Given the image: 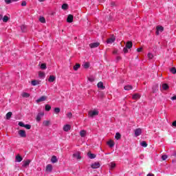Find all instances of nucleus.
Segmentation results:
<instances>
[{
	"label": "nucleus",
	"mask_w": 176,
	"mask_h": 176,
	"mask_svg": "<svg viewBox=\"0 0 176 176\" xmlns=\"http://www.w3.org/2000/svg\"><path fill=\"white\" fill-rule=\"evenodd\" d=\"M18 124L21 127H25V129H26L27 130H30L31 129V125L30 124H25L23 122H19Z\"/></svg>",
	"instance_id": "nucleus-1"
},
{
	"label": "nucleus",
	"mask_w": 176,
	"mask_h": 176,
	"mask_svg": "<svg viewBox=\"0 0 176 176\" xmlns=\"http://www.w3.org/2000/svg\"><path fill=\"white\" fill-rule=\"evenodd\" d=\"M164 31V28L163 26H157L156 27V35H159V32H163Z\"/></svg>",
	"instance_id": "nucleus-2"
},
{
	"label": "nucleus",
	"mask_w": 176,
	"mask_h": 176,
	"mask_svg": "<svg viewBox=\"0 0 176 176\" xmlns=\"http://www.w3.org/2000/svg\"><path fill=\"white\" fill-rule=\"evenodd\" d=\"M88 115L90 118H94V116H97L98 115V111H91L88 113Z\"/></svg>",
	"instance_id": "nucleus-3"
},
{
	"label": "nucleus",
	"mask_w": 176,
	"mask_h": 176,
	"mask_svg": "<svg viewBox=\"0 0 176 176\" xmlns=\"http://www.w3.org/2000/svg\"><path fill=\"white\" fill-rule=\"evenodd\" d=\"M18 134L19 135H20V137H21L22 138H25V137H27V133H25V130H19L18 131Z\"/></svg>",
	"instance_id": "nucleus-4"
},
{
	"label": "nucleus",
	"mask_w": 176,
	"mask_h": 176,
	"mask_svg": "<svg viewBox=\"0 0 176 176\" xmlns=\"http://www.w3.org/2000/svg\"><path fill=\"white\" fill-rule=\"evenodd\" d=\"M47 99V96H43L40 98L37 99L36 100V102H37V104H39V102H42L43 101H46Z\"/></svg>",
	"instance_id": "nucleus-5"
},
{
	"label": "nucleus",
	"mask_w": 176,
	"mask_h": 176,
	"mask_svg": "<svg viewBox=\"0 0 176 176\" xmlns=\"http://www.w3.org/2000/svg\"><path fill=\"white\" fill-rule=\"evenodd\" d=\"M46 173H52L53 171V166L52 164H47L45 168Z\"/></svg>",
	"instance_id": "nucleus-6"
},
{
	"label": "nucleus",
	"mask_w": 176,
	"mask_h": 176,
	"mask_svg": "<svg viewBox=\"0 0 176 176\" xmlns=\"http://www.w3.org/2000/svg\"><path fill=\"white\" fill-rule=\"evenodd\" d=\"M115 41H116V38H115V36H113L111 38L107 39V43L111 45V44L113 43V42H115Z\"/></svg>",
	"instance_id": "nucleus-7"
},
{
	"label": "nucleus",
	"mask_w": 176,
	"mask_h": 176,
	"mask_svg": "<svg viewBox=\"0 0 176 176\" xmlns=\"http://www.w3.org/2000/svg\"><path fill=\"white\" fill-rule=\"evenodd\" d=\"M142 133V130L141 129H140V128L136 129L135 130V136L139 137V135H141Z\"/></svg>",
	"instance_id": "nucleus-8"
},
{
	"label": "nucleus",
	"mask_w": 176,
	"mask_h": 176,
	"mask_svg": "<svg viewBox=\"0 0 176 176\" xmlns=\"http://www.w3.org/2000/svg\"><path fill=\"white\" fill-rule=\"evenodd\" d=\"M98 46H100V43H92L89 44V47H91V49L98 47Z\"/></svg>",
	"instance_id": "nucleus-9"
},
{
	"label": "nucleus",
	"mask_w": 176,
	"mask_h": 176,
	"mask_svg": "<svg viewBox=\"0 0 176 176\" xmlns=\"http://www.w3.org/2000/svg\"><path fill=\"white\" fill-rule=\"evenodd\" d=\"M73 157H75L76 159H77V160L82 159V157H80V152H77V153L73 154Z\"/></svg>",
	"instance_id": "nucleus-10"
},
{
	"label": "nucleus",
	"mask_w": 176,
	"mask_h": 176,
	"mask_svg": "<svg viewBox=\"0 0 176 176\" xmlns=\"http://www.w3.org/2000/svg\"><path fill=\"white\" fill-rule=\"evenodd\" d=\"M67 23H72L74 21V16L72 14H69L67 19Z\"/></svg>",
	"instance_id": "nucleus-11"
},
{
	"label": "nucleus",
	"mask_w": 176,
	"mask_h": 176,
	"mask_svg": "<svg viewBox=\"0 0 176 176\" xmlns=\"http://www.w3.org/2000/svg\"><path fill=\"white\" fill-rule=\"evenodd\" d=\"M23 167H28V166H30V163H31V160H27L25 161H23Z\"/></svg>",
	"instance_id": "nucleus-12"
},
{
	"label": "nucleus",
	"mask_w": 176,
	"mask_h": 176,
	"mask_svg": "<svg viewBox=\"0 0 176 176\" xmlns=\"http://www.w3.org/2000/svg\"><path fill=\"white\" fill-rule=\"evenodd\" d=\"M100 165L98 162H95L91 165V168H100Z\"/></svg>",
	"instance_id": "nucleus-13"
},
{
	"label": "nucleus",
	"mask_w": 176,
	"mask_h": 176,
	"mask_svg": "<svg viewBox=\"0 0 176 176\" xmlns=\"http://www.w3.org/2000/svg\"><path fill=\"white\" fill-rule=\"evenodd\" d=\"M97 86L98 89H101L102 90H104V89H105V86H104V83L102 82H99L97 84Z\"/></svg>",
	"instance_id": "nucleus-14"
},
{
	"label": "nucleus",
	"mask_w": 176,
	"mask_h": 176,
	"mask_svg": "<svg viewBox=\"0 0 176 176\" xmlns=\"http://www.w3.org/2000/svg\"><path fill=\"white\" fill-rule=\"evenodd\" d=\"M15 159L18 163H20L21 162H23V157H21L19 154H18Z\"/></svg>",
	"instance_id": "nucleus-15"
},
{
	"label": "nucleus",
	"mask_w": 176,
	"mask_h": 176,
	"mask_svg": "<svg viewBox=\"0 0 176 176\" xmlns=\"http://www.w3.org/2000/svg\"><path fill=\"white\" fill-rule=\"evenodd\" d=\"M125 47L128 49H131L133 47V42L131 41L126 42Z\"/></svg>",
	"instance_id": "nucleus-16"
},
{
	"label": "nucleus",
	"mask_w": 176,
	"mask_h": 176,
	"mask_svg": "<svg viewBox=\"0 0 176 176\" xmlns=\"http://www.w3.org/2000/svg\"><path fill=\"white\" fill-rule=\"evenodd\" d=\"M56 80V76H50V78L48 79V82L50 83H53Z\"/></svg>",
	"instance_id": "nucleus-17"
},
{
	"label": "nucleus",
	"mask_w": 176,
	"mask_h": 176,
	"mask_svg": "<svg viewBox=\"0 0 176 176\" xmlns=\"http://www.w3.org/2000/svg\"><path fill=\"white\" fill-rule=\"evenodd\" d=\"M133 100H139V98H141V95L138 94H135L132 96Z\"/></svg>",
	"instance_id": "nucleus-18"
},
{
	"label": "nucleus",
	"mask_w": 176,
	"mask_h": 176,
	"mask_svg": "<svg viewBox=\"0 0 176 176\" xmlns=\"http://www.w3.org/2000/svg\"><path fill=\"white\" fill-rule=\"evenodd\" d=\"M63 130L64 131H69L71 130V125L69 124H66L63 126Z\"/></svg>",
	"instance_id": "nucleus-19"
},
{
	"label": "nucleus",
	"mask_w": 176,
	"mask_h": 176,
	"mask_svg": "<svg viewBox=\"0 0 176 176\" xmlns=\"http://www.w3.org/2000/svg\"><path fill=\"white\" fill-rule=\"evenodd\" d=\"M41 116H43V113H38V114L36 116V120L37 122H41Z\"/></svg>",
	"instance_id": "nucleus-20"
},
{
	"label": "nucleus",
	"mask_w": 176,
	"mask_h": 176,
	"mask_svg": "<svg viewBox=\"0 0 176 176\" xmlns=\"http://www.w3.org/2000/svg\"><path fill=\"white\" fill-rule=\"evenodd\" d=\"M12 115H13V113L10 112V111L7 113L6 115V118L7 120H9L10 119V118H12Z\"/></svg>",
	"instance_id": "nucleus-21"
},
{
	"label": "nucleus",
	"mask_w": 176,
	"mask_h": 176,
	"mask_svg": "<svg viewBox=\"0 0 176 176\" xmlns=\"http://www.w3.org/2000/svg\"><path fill=\"white\" fill-rule=\"evenodd\" d=\"M32 86H36V85H39L41 83V81H38L36 80H32Z\"/></svg>",
	"instance_id": "nucleus-22"
},
{
	"label": "nucleus",
	"mask_w": 176,
	"mask_h": 176,
	"mask_svg": "<svg viewBox=\"0 0 176 176\" xmlns=\"http://www.w3.org/2000/svg\"><path fill=\"white\" fill-rule=\"evenodd\" d=\"M162 89L163 90H168V89H170V87L167 83H164L162 84Z\"/></svg>",
	"instance_id": "nucleus-23"
},
{
	"label": "nucleus",
	"mask_w": 176,
	"mask_h": 176,
	"mask_svg": "<svg viewBox=\"0 0 176 176\" xmlns=\"http://www.w3.org/2000/svg\"><path fill=\"white\" fill-rule=\"evenodd\" d=\"M51 162L52 163H57V157H56V155H53L51 158Z\"/></svg>",
	"instance_id": "nucleus-24"
},
{
	"label": "nucleus",
	"mask_w": 176,
	"mask_h": 176,
	"mask_svg": "<svg viewBox=\"0 0 176 176\" xmlns=\"http://www.w3.org/2000/svg\"><path fill=\"white\" fill-rule=\"evenodd\" d=\"M38 21H39L40 23H42L43 24H45V23H46V19L43 16H41L38 19Z\"/></svg>",
	"instance_id": "nucleus-25"
},
{
	"label": "nucleus",
	"mask_w": 176,
	"mask_h": 176,
	"mask_svg": "<svg viewBox=\"0 0 176 176\" xmlns=\"http://www.w3.org/2000/svg\"><path fill=\"white\" fill-rule=\"evenodd\" d=\"M107 145H109V146H110V148H112V147H113L115 146V143H113V141L109 140L107 142Z\"/></svg>",
	"instance_id": "nucleus-26"
},
{
	"label": "nucleus",
	"mask_w": 176,
	"mask_h": 176,
	"mask_svg": "<svg viewBox=\"0 0 176 176\" xmlns=\"http://www.w3.org/2000/svg\"><path fill=\"white\" fill-rule=\"evenodd\" d=\"M1 20H3V23H8V21H9V16L6 15L2 18Z\"/></svg>",
	"instance_id": "nucleus-27"
},
{
	"label": "nucleus",
	"mask_w": 176,
	"mask_h": 176,
	"mask_svg": "<svg viewBox=\"0 0 176 176\" xmlns=\"http://www.w3.org/2000/svg\"><path fill=\"white\" fill-rule=\"evenodd\" d=\"M87 131L85 130H82L80 132V137H86Z\"/></svg>",
	"instance_id": "nucleus-28"
},
{
	"label": "nucleus",
	"mask_w": 176,
	"mask_h": 176,
	"mask_svg": "<svg viewBox=\"0 0 176 176\" xmlns=\"http://www.w3.org/2000/svg\"><path fill=\"white\" fill-rule=\"evenodd\" d=\"M74 71H78L79 68H80V65L79 63H76V65L74 66Z\"/></svg>",
	"instance_id": "nucleus-29"
},
{
	"label": "nucleus",
	"mask_w": 176,
	"mask_h": 176,
	"mask_svg": "<svg viewBox=\"0 0 176 176\" xmlns=\"http://www.w3.org/2000/svg\"><path fill=\"white\" fill-rule=\"evenodd\" d=\"M96 156L95 154L88 153V157H89V159H96Z\"/></svg>",
	"instance_id": "nucleus-30"
},
{
	"label": "nucleus",
	"mask_w": 176,
	"mask_h": 176,
	"mask_svg": "<svg viewBox=\"0 0 176 176\" xmlns=\"http://www.w3.org/2000/svg\"><path fill=\"white\" fill-rule=\"evenodd\" d=\"M124 90H132L133 89V86L131 85H126L124 87Z\"/></svg>",
	"instance_id": "nucleus-31"
},
{
	"label": "nucleus",
	"mask_w": 176,
	"mask_h": 176,
	"mask_svg": "<svg viewBox=\"0 0 176 176\" xmlns=\"http://www.w3.org/2000/svg\"><path fill=\"white\" fill-rule=\"evenodd\" d=\"M52 109V106H50V104H45V111H47V112H49V111H50Z\"/></svg>",
	"instance_id": "nucleus-32"
},
{
	"label": "nucleus",
	"mask_w": 176,
	"mask_h": 176,
	"mask_svg": "<svg viewBox=\"0 0 176 176\" xmlns=\"http://www.w3.org/2000/svg\"><path fill=\"white\" fill-rule=\"evenodd\" d=\"M115 138L116 140H120V138H122V135H120L119 133H116Z\"/></svg>",
	"instance_id": "nucleus-33"
},
{
	"label": "nucleus",
	"mask_w": 176,
	"mask_h": 176,
	"mask_svg": "<svg viewBox=\"0 0 176 176\" xmlns=\"http://www.w3.org/2000/svg\"><path fill=\"white\" fill-rule=\"evenodd\" d=\"M62 9L63 10H67V9H68V4L67 3H64L62 5Z\"/></svg>",
	"instance_id": "nucleus-34"
},
{
	"label": "nucleus",
	"mask_w": 176,
	"mask_h": 176,
	"mask_svg": "<svg viewBox=\"0 0 176 176\" xmlns=\"http://www.w3.org/2000/svg\"><path fill=\"white\" fill-rule=\"evenodd\" d=\"M22 97H24L25 98H28V97H30V94L27 93V92H24L22 94Z\"/></svg>",
	"instance_id": "nucleus-35"
},
{
	"label": "nucleus",
	"mask_w": 176,
	"mask_h": 176,
	"mask_svg": "<svg viewBox=\"0 0 176 176\" xmlns=\"http://www.w3.org/2000/svg\"><path fill=\"white\" fill-rule=\"evenodd\" d=\"M115 167H116V164H115L114 162H111L110 164V168H111V170H113V168H115Z\"/></svg>",
	"instance_id": "nucleus-36"
},
{
	"label": "nucleus",
	"mask_w": 176,
	"mask_h": 176,
	"mask_svg": "<svg viewBox=\"0 0 176 176\" xmlns=\"http://www.w3.org/2000/svg\"><path fill=\"white\" fill-rule=\"evenodd\" d=\"M43 124H44L45 126H47L50 124V121L49 120H45L43 122Z\"/></svg>",
	"instance_id": "nucleus-37"
},
{
	"label": "nucleus",
	"mask_w": 176,
	"mask_h": 176,
	"mask_svg": "<svg viewBox=\"0 0 176 176\" xmlns=\"http://www.w3.org/2000/svg\"><path fill=\"white\" fill-rule=\"evenodd\" d=\"M141 145H142V146H144V148H146V146H148V144H146V142H145V141H142L141 142Z\"/></svg>",
	"instance_id": "nucleus-38"
},
{
	"label": "nucleus",
	"mask_w": 176,
	"mask_h": 176,
	"mask_svg": "<svg viewBox=\"0 0 176 176\" xmlns=\"http://www.w3.org/2000/svg\"><path fill=\"white\" fill-rule=\"evenodd\" d=\"M60 111H61V109L59 107L54 108L55 113H60Z\"/></svg>",
	"instance_id": "nucleus-39"
},
{
	"label": "nucleus",
	"mask_w": 176,
	"mask_h": 176,
	"mask_svg": "<svg viewBox=\"0 0 176 176\" xmlns=\"http://www.w3.org/2000/svg\"><path fill=\"white\" fill-rule=\"evenodd\" d=\"M83 67H84V68H85L86 69H87V68H89V67H90V63H85L83 65Z\"/></svg>",
	"instance_id": "nucleus-40"
},
{
	"label": "nucleus",
	"mask_w": 176,
	"mask_h": 176,
	"mask_svg": "<svg viewBox=\"0 0 176 176\" xmlns=\"http://www.w3.org/2000/svg\"><path fill=\"white\" fill-rule=\"evenodd\" d=\"M170 72H171L172 74H173L174 75H175V74H176V69H175V67H172V68L170 69Z\"/></svg>",
	"instance_id": "nucleus-41"
},
{
	"label": "nucleus",
	"mask_w": 176,
	"mask_h": 176,
	"mask_svg": "<svg viewBox=\"0 0 176 176\" xmlns=\"http://www.w3.org/2000/svg\"><path fill=\"white\" fill-rule=\"evenodd\" d=\"M39 78H45V73L43 72H39L38 73Z\"/></svg>",
	"instance_id": "nucleus-42"
},
{
	"label": "nucleus",
	"mask_w": 176,
	"mask_h": 176,
	"mask_svg": "<svg viewBox=\"0 0 176 176\" xmlns=\"http://www.w3.org/2000/svg\"><path fill=\"white\" fill-rule=\"evenodd\" d=\"M41 69H46V63L41 64Z\"/></svg>",
	"instance_id": "nucleus-43"
},
{
	"label": "nucleus",
	"mask_w": 176,
	"mask_h": 176,
	"mask_svg": "<svg viewBox=\"0 0 176 176\" xmlns=\"http://www.w3.org/2000/svg\"><path fill=\"white\" fill-rule=\"evenodd\" d=\"M129 48H127V47H125L123 48V52L124 53H129Z\"/></svg>",
	"instance_id": "nucleus-44"
},
{
	"label": "nucleus",
	"mask_w": 176,
	"mask_h": 176,
	"mask_svg": "<svg viewBox=\"0 0 176 176\" xmlns=\"http://www.w3.org/2000/svg\"><path fill=\"white\" fill-rule=\"evenodd\" d=\"M167 157H168V156H167L166 155H164L162 156V160H166L167 159Z\"/></svg>",
	"instance_id": "nucleus-45"
},
{
	"label": "nucleus",
	"mask_w": 176,
	"mask_h": 176,
	"mask_svg": "<svg viewBox=\"0 0 176 176\" xmlns=\"http://www.w3.org/2000/svg\"><path fill=\"white\" fill-rule=\"evenodd\" d=\"M147 56H148V58H150V59L153 58V55L151 53H148Z\"/></svg>",
	"instance_id": "nucleus-46"
},
{
	"label": "nucleus",
	"mask_w": 176,
	"mask_h": 176,
	"mask_svg": "<svg viewBox=\"0 0 176 176\" xmlns=\"http://www.w3.org/2000/svg\"><path fill=\"white\" fill-rule=\"evenodd\" d=\"M67 118H69V119H71V118H72V113L69 112L67 114Z\"/></svg>",
	"instance_id": "nucleus-47"
},
{
	"label": "nucleus",
	"mask_w": 176,
	"mask_h": 176,
	"mask_svg": "<svg viewBox=\"0 0 176 176\" xmlns=\"http://www.w3.org/2000/svg\"><path fill=\"white\" fill-rule=\"evenodd\" d=\"M21 6H27V2L25 1H23L21 3Z\"/></svg>",
	"instance_id": "nucleus-48"
},
{
	"label": "nucleus",
	"mask_w": 176,
	"mask_h": 176,
	"mask_svg": "<svg viewBox=\"0 0 176 176\" xmlns=\"http://www.w3.org/2000/svg\"><path fill=\"white\" fill-rule=\"evenodd\" d=\"M6 3H7V5H9L11 2H13V1L12 0H5Z\"/></svg>",
	"instance_id": "nucleus-49"
},
{
	"label": "nucleus",
	"mask_w": 176,
	"mask_h": 176,
	"mask_svg": "<svg viewBox=\"0 0 176 176\" xmlns=\"http://www.w3.org/2000/svg\"><path fill=\"white\" fill-rule=\"evenodd\" d=\"M137 52H142V47L138 48Z\"/></svg>",
	"instance_id": "nucleus-50"
},
{
	"label": "nucleus",
	"mask_w": 176,
	"mask_h": 176,
	"mask_svg": "<svg viewBox=\"0 0 176 176\" xmlns=\"http://www.w3.org/2000/svg\"><path fill=\"white\" fill-rule=\"evenodd\" d=\"M170 100H173V101L176 100V96H173L172 98H170Z\"/></svg>",
	"instance_id": "nucleus-51"
},
{
	"label": "nucleus",
	"mask_w": 176,
	"mask_h": 176,
	"mask_svg": "<svg viewBox=\"0 0 176 176\" xmlns=\"http://www.w3.org/2000/svg\"><path fill=\"white\" fill-rule=\"evenodd\" d=\"M88 80H89V82H93L94 80V78H88Z\"/></svg>",
	"instance_id": "nucleus-52"
},
{
	"label": "nucleus",
	"mask_w": 176,
	"mask_h": 176,
	"mask_svg": "<svg viewBox=\"0 0 176 176\" xmlns=\"http://www.w3.org/2000/svg\"><path fill=\"white\" fill-rule=\"evenodd\" d=\"M118 54V50H115L113 52V54Z\"/></svg>",
	"instance_id": "nucleus-53"
},
{
	"label": "nucleus",
	"mask_w": 176,
	"mask_h": 176,
	"mask_svg": "<svg viewBox=\"0 0 176 176\" xmlns=\"http://www.w3.org/2000/svg\"><path fill=\"white\" fill-rule=\"evenodd\" d=\"M172 124L174 127H176V120L174 121Z\"/></svg>",
	"instance_id": "nucleus-54"
},
{
	"label": "nucleus",
	"mask_w": 176,
	"mask_h": 176,
	"mask_svg": "<svg viewBox=\"0 0 176 176\" xmlns=\"http://www.w3.org/2000/svg\"><path fill=\"white\" fill-rule=\"evenodd\" d=\"M146 176H155V175L153 173H148Z\"/></svg>",
	"instance_id": "nucleus-55"
},
{
	"label": "nucleus",
	"mask_w": 176,
	"mask_h": 176,
	"mask_svg": "<svg viewBox=\"0 0 176 176\" xmlns=\"http://www.w3.org/2000/svg\"><path fill=\"white\" fill-rule=\"evenodd\" d=\"M153 93H157V89H153Z\"/></svg>",
	"instance_id": "nucleus-56"
},
{
	"label": "nucleus",
	"mask_w": 176,
	"mask_h": 176,
	"mask_svg": "<svg viewBox=\"0 0 176 176\" xmlns=\"http://www.w3.org/2000/svg\"><path fill=\"white\" fill-rule=\"evenodd\" d=\"M3 17V15L0 14V21H1V20H2Z\"/></svg>",
	"instance_id": "nucleus-57"
},
{
	"label": "nucleus",
	"mask_w": 176,
	"mask_h": 176,
	"mask_svg": "<svg viewBox=\"0 0 176 176\" xmlns=\"http://www.w3.org/2000/svg\"><path fill=\"white\" fill-rule=\"evenodd\" d=\"M38 2H45V0H38Z\"/></svg>",
	"instance_id": "nucleus-58"
},
{
	"label": "nucleus",
	"mask_w": 176,
	"mask_h": 176,
	"mask_svg": "<svg viewBox=\"0 0 176 176\" xmlns=\"http://www.w3.org/2000/svg\"><path fill=\"white\" fill-rule=\"evenodd\" d=\"M25 28L22 30L23 32H24L25 30H24Z\"/></svg>",
	"instance_id": "nucleus-59"
},
{
	"label": "nucleus",
	"mask_w": 176,
	"mask_h": 176,
	"mask_svg": "<svg viewBox=\"0 0 176 176\" xmlns=\"http://www.w3.org/2000/svg\"><path fill=\"white\" fill-rule=\"evenodd\" d=\"M21 28V30H23V28H24V26H22Z\"/></svg>",
	"instance_id": "nucleus-60"
},
{
	"label": "nucleus",
	"mask_w": 176,
	"mask_h": 176,
	"mask_svg": "<svg viewBox=\"0 0 176 176\" xmlns=\"http://www.w3.org/2000/svg\"><path fill=\"white\" fill-rule=\"evenodd\" d=\"M118 60H120V57H118Z\"/></svg>",
	"instance_id": "nucleus-61"
}]
</instances>
